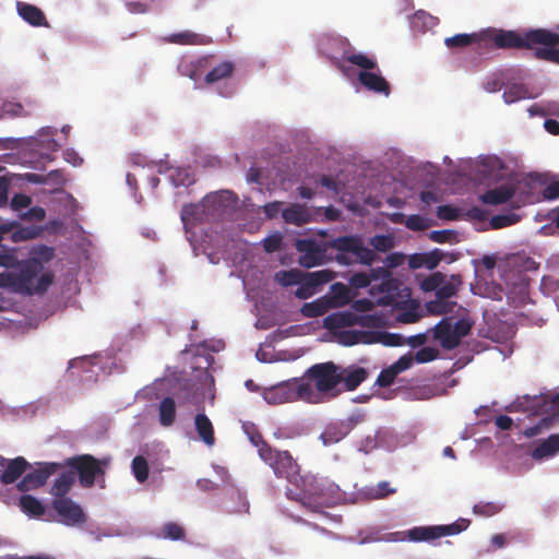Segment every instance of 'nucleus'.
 I'll return each instance as SVG.
<instances>
[{"label":"nucleus","instance_id":"nucleus-1","mask_svg":"<svg viewBox=\"0 0 559 559\" xmlns=\"http://www.w3.org/2000/svg\"><path fill=\"white\" fill-rule=\"evenodd\" d=\"M483 40L486 48L533 50L535 59L559 64V33L547 28L523 32L486 28Z\"/></svg>","mask_w":559,"mask_h":559},{"label":"nucleus","instance_id":"nucleus-2","mask_svg":"<svg viewBox=\"0 0 559 559\" xmlns=\"http://www.w3.org/2000/svg\"><path fill=\"white\" fill-rule=\"evenodd\" d=\"M288 481L286 496L288 499L300 501L314 500L321 506H333L342 499L340 487L326 479H316L312 476L301 475L300 466L288 451H282V477Z\"/></svg>","mask_w":559,"mask_h":559},{"label":"nucleus","instance_id":"nucleus-3","mask_svg":"<svg viewBox=\"0 0 559 559\" xmlns=\"http://www.w3.org/2000/svg\"><path fill=\"white\" fill-rule=\"evenodd\" d=\"M247 296L254 302L258 319L255 326L266 330L276 325L280 312L276 284L278 282H242Z\"/></svg>","mask_w":559,"mask_h":559},{"label":"nucleus","instance_id":"nucleus-4","mask_svg":"<svg viewBox=\"0 0 559 559\" xmlns=\"http://www.w3.org/2000/svg\"><path fill=\"white\" fill-rule=\"evenodd\" d=\"M514 408L527 412L532 415H545L536 425L528 427L524 436L533 438L544 430L551 428L559 419V392L556 395H525L523 401H515Z\"/></svg>","mask_w":559,"mask_h":559},{"label":"nucleus","instance_id":"nucleus-5","mask_svg":"<svg viewBox=\"0 0 559 559\" xmlns=\"http://www.w3.org/2000/svg\"><path fill=\"white\" fill-rule=\"evenodd\" d=\"M330 248H332V260L340 265L371 266L377 259L376 252L366 246L364 237L358 234L332 238Z\"/></svg>","mask_w":559,"mask_h":559},{"label":"nucleus","instance_id":"nucleus-6","mask_svg":"<svg viewBox=\"0 0 559 559\" xmlns=\"http://www.w3.org/2000/svg\"><path fill=\"white\" fill-rule=\"evenodd\" d=\"M53 282H0V311L12 309L24 297L45 294Z\"/></svg>","mask_w":559,"mask_h":559},{"label":"nucleus","instance_id":"nucleus-7","mask_svg":"<svg viewBox=\"0 0 559 559\" xmlns=\"http://www.w3.org/2000/svg\"><path fill=\"white\" fill-rule=\"evenodd\" d=\"M306 381L311 384L318 399L323 394H329V396L334 397L336 393L333 391L342 383V372H340L338 367L331 361L316 364L308 369Z\"/></svg>","mask_w":559,"mask_h":559},{"label":"nucleus","instance_id":"nucleus-8","mask_svg":"<svg viewBox=\"0 0 559 559\" xmlns=\"http://www.w3.org/2000/svg\"><path fill=\"white\" fill-rule=\"evenodd\" d=\"M469 524L468 519L461 518L448 525L415 526L408 530L406 535L411 542H431L440 537L460 534L467 530Z\"/></svg>","mask_w":559,"mask_h":559},{"label":"nucleus","instance_id":"nucleus-9","mask_svg":"<svg viewBox=\"0 0 559 559\" xmlns=\"http://www.w3.org/2000/svg\"><path fill=\"white\" fill-rule=\"evenodd\" d=\"M296 249L299 252V263L301 266L310 269L332 260V248L330 240L317 241L314 239H298Z\"/></svg>","mask_w":559,"mask_h":559},{"label":"nucleus","instance_id":"nucleus-10","mask_svg":"<svg viewBox=\"0 0 559 559\" xmlns=\"http://www.w3.org/2000/svg\"><path fill=\"white\" fill-rule=\"evenodd\" d=\"M102 463L107 464V461H99L91 454H82L67 459L62 467L69 466L76 471L80 484L85 488H91L94 486L96 477L105 474Z\"/></svg>","mask_w":559,"mask_h":559},{"label":"nucleus","instance_id":"nucleus-11","mask_svg":"<svg viewBox=\"0 0 559 559\" xmlns=\"http://www.w3.org/2000/svg\"><path fill=\"white\" fill-rule=\"evenodd\" d=\"M539 269V263L525 252H515L506 255L498 262V270L501 277H520L519 280H528L524 277L525 273L535 272Z\"/></svg>","mask_w":559,"mask_h":559},{"label":"nucleus","instance_id":"nucleus-12","mask_svg":"<svg viewBox=\"0 0 559 559\" xmlns=\"http://www.w3.org/2000/svg\"><path fill=\"white\" fill-rule=\"evenodd\" d=\"M405 282H380L378 289L381 296L377 299L380 306L402 308L411 296V289L404 286Z\"/></svg>","mask_w":559,"mask_h":559},{"label":"nucleus","instance_id":"nucleus-13","mask_svg":"<svg viewBox=\"0 0 559 559\" xmlns=\"http://www.w3.org/2000/svg\"><path fill=\"white\" fill-rule=\"evenodd\" d=\"M51 508L59 516V522L67 526L80 525L86 521L82 507L71 498H55Z\"/></svg>","mask_w":559,"mask_h":559},{"label":"nucleus","instance_id":"nucleus-14","mask_svg":"<svg viewBox=\"0 0 559 559\" xmlns=\"http://www.w3.org/2000/svg\"><path fill=\"white\" fill-rule=\"evenodd\" d=\"M302 400L309 403H319L322 400L318 399L311 384L304 379H293L282 381V403Z\"/></svg>","mask_w":559,"mask_h":559},{"label":"nucleus","instance_id":"nucleus-15","mask_svg":"<svg viewBox=\"0 0 559 559\" xmlns=\"http://www.w3.org/2000/svg\"><path fill=\"white\" fill-rule=\"evenodd\" d=\"M62 467L60 463H39L38 467L27 473L22 480L17 484V488L21 491H28L43 486L48 477L56 474L59 468Z\"/></svg>","mask_w":559,"mask_h":559},{"label":"nucleus","instance_id":"nucleus-16","mask_svg":"<svg viewBox=\"0 0 559 559\" xmlns=\"http://www.w3.org/2000/svg\"><path fill=\"white\" fill-rule=\"evenodd\" d=\"M43 265L33 258L26 260H19V265L15 272H3L0 274V280H52L49 274H43Z\"/></svg>","mask_w":559,"mask_h":559},{"label":"nucleus","instance_id":"nucleus-17","mask_svg":"<svg viewBox=\"0 0 559 559\" xmlns=\"http://www.w3.org/2000/svg\"><path fill=\"white\" fill-rule=\"evenodd\" d=\"M245 432L248 435L251 443L259 448V454L263 461L269 463L274 469L275 475H278L280 467V453L273 451L262 439L261 433L253 424L243 425Z\"/></svg>","mask_w":559,"mask_h":559},{"label":"nucleus","instance_id":"nucleus-18","mask_svg":"<svg viewBox=\"0 0 559 559\" xmlns=\"http://www.w3.org/2000/svg\"><path fill=\"white\" fill-rule=\"evenodd\" d=\"M431 331L433 340L438 341L443 349L451 350L459 346L451 318H443Z\"/></svg>","mask_w":559,"mask_h":559},{"label":"nucleus","instance_id":"nucleus-19","mask_svg":"<svg viewBox=\"0 0 559 559\" xmlns=\"http://www.w3.org/2000/svg\"><path fill=\"white\" fill-rule=\"evenodd\" d=\"M516 192L515 185L504 183L493 189H489L479 197L484 204L501 205L510 201Z\"/></svg>","mask_w":559,"mask_h":559},{"label":"nucleus","instance_id":"nucleus-20","mask_svg":"<svg viewBox=\"0 0 559 559\" xmlns=\"http://www.w3.org/2000/svg\"><path fill=\"white\" fill-rule=\"evenodd\" d=\"M358 81L368 91L373 93L389 96L391 92L389 82L381 75L379 70L378 73L371 71H360L358 74Z\"/></svg>","mask_w":559,"mask_h":559},{"label":"nucleus","instance_id":"nucleus-21","mask_svg":"<svg viewBox=\"0 0 559 559\" xmlns=\"http://www.w3.org/2000/svg\"><path fill=\"white\" fill-rule=\"evenodd\" d=\"M16 10L19 15L29 25L35 27L49 26L44 12L38 7L23 1H17Z\"/></svg>","mask_w":559,"mask_h":559},{"label":"nucleus","instance_id":"nucleus-22","mask_svg":"<svg viewBox=\"0 0 559 559\" xmlns=\"http://www.w3.org/2000/svg\"><path fill=\"white\" fill-rule=\"evenodd\" d=\"M471 290L475 295L492 300H502L507 295L506 287L501 282H471Z\"/></svg>","mask_w":559,"mask_h":559},{"label":"nucleus","instance_id":"nucleus-23","mask_svg":"<svg viewBox=\"0 0 559 559\" xmlns=\"http://www.w3.org/2000/svg\"><path fill=\"white\" fill-rule=\"evenodd\" d=\"M424 292H435V297L450 300L455 296L462 282H419Z\"/></svg>","mask_w":559,"mask_h":559},{"label":"nucleus","instance_id":"nucleus-24","mask_svg":"<svg viewBox=\"0 0 559 559\" xmlns=\"http://www.w3.org/2000/svg\"><path fill=\"white\" fill-rule=\"evenodd\" d=\"M165 41L181 46H200L209 44L210 39L205 35L187 29L168 35Z\"/></svg>","mask_w":559,"mask_h":559},{"label":"nucleus","instance_id":"nucleus-25","mask_svg":"<svg viewBox=\"0 0 559 559\" xmlns=\"http://www.w3.org/2000/svg\"><path fill=\"white\" fill-rule=\"evenodd\" d=\"M198 411H200V407H198ZM194 426L200 439L207 447H213L215 444L214 427L210 418L204 414L203 407L194 418Z\"/></svg>","mask_w":559,"mask_h":559},{"label":"nucleus","instance_id":"nucleus-26","mask_svg":"<svg viewBox=\"0 0 559 559\" xmlns=\"http://www.w3.org/2000/svg\"><path fill=\"white\" fill-rule=\"evenodd\" d=\"M559 453V433L550 435L542 440L532 451V457L536 461L552 457Z\"/></svg>","mask_w":559,"mask_h":559},{"label":"nucleus","instance_id":"nucleus-27","mask_svg":"<svg viewBox=\"0 0 559 559\" xmlns=\"http://www.w3.org/2000/svg\"><path fill=\"white\" fill-rule=\"evenodd\" d=\"M280 336V329H276L270 337H267L257 352L258 360L262 362H274L280 360V350L276 349L275 338Z\"/></svg>","mask_w":559,"mask_h":559},{"label":"nucleus","instance_id":"nucleus-28","mask_svg":"<svg viewBox=\"0 0 559 559\" xmlns=\"http://www.w3.org/2000/svg\"><path fill=\"white\" fill-rule=\"evenodd\" d=\"M26 467L27 462L24 457L19 456L11 460L0 476L1 483L4 485L13 484L22 476Z\"/></svg>","mask_w":559,"mask_h":559},{"label":"nucleus","instance_id":"nucleus-29","mask_svg":"<svg viewBox=\"0 0 559 559\" xmlns=\"http://www.w3.org/2000/svg\"><path fill=\"white\" fill-rule=\"evenodd\" d=\"M209 58H199L197 60L182 59L178 64V72L182 76L198 81L202 75V68H204Z\"/></svg>","mask_w":559,"mask_h":559},{"label":"nucleus","instance_id":"nucleus-30","mask_svg":"<svg viewBox=\"0 0 559 559\" xmlns=\"http://www.w3.org/2000/svg\"><path fill=\"white\" fill-rule=\"evenodd\" d=\"M325 297L330 300L332 309L343 307L352 299L349 288L342 282H335Z\"/></svg>","mask_w":559,"mask_h":559},{"label":"nucleus","instance_id":"nucleus-31","mask_svg":"<svg viewBox=\"0 0 559 559\" xmlns=\"http://www.w3.org/2000/svg\"><path fill=\"white\" fill-rule=\"evenodd\" d=\"M282 218L287 223L304 225L310 222L311 213L302 205L294 204L282 210Z\"/></svg>","mask_w":559,"mask_h":559},{"label":"nucleus","instance_id":"nucleus-32","mask_svg":"<svg viewBox=\"0 0 559 559\" xmlns=\"http://www.w3.org/2000/svg\"><path fill=\"white\" fill-rule=\"evenodd\" d=\"M357 316L350 311L332 313L324 319V325L330 330L353 326L356 325Z\"/></svg>","mask_w":559,"mask_h":559},{"label":"nucleus","instance_id":"nucleus-33","mask_svg":"<svg viewBox=\"0 0 559 559\" xmlns=\"http://www.w3.org/2000/svg\"><path fill=\"white\" fill-rule=\"evenodd\" d=\"M330 309H332L330 300L324 295L311 302H306L301 307V313L306 318H317L325 314Z\"/></svg>","mask_w":559,"mask_h":559},{"label":"nucleus","instance_id":"nucleus-34","mask_svg":"<svg viewBox=\"0 0 559 559\" xmlns=\"http://www.w3.org/2000/svg\"><path fill=\"white\" fill-rule=\"evenodd\" d=\"M444 44L448 48H461L472 44H484L483 31L473 34H456L445 38Z\"/></svg>","mask_w":559,"mask_h":559},{"label":"nucleus","instance_id":"nucleus-35","mask_svg":"<svg viewBox=\"0 0 559 559\" xmlns=\"http://www.w3.org/2000/svg\"><path fill=\"white\" fill-rule=\"evenodd\" d=\"M159 423L164 427L171 426L176 420V403L170 396L164 397L158 407Z\"/></svg>","mask_w":559,"mask_h":559},{"label":"nucleus","instance_id":"nucleus-36","mask_svg":"<svg viewBox=\"0 0 559 559\" xmlns=\"http://www.w3.org/2000/svg\"><path fill=\"white\" fill-rule=\"evenodd\" d=\"M74 483V472H64L59 475L51 487V493L55 498H68L67 493L71 489Z\"/></svg>","mask_w":559,"mask_h":559},{"label":"nucleus","instance_id":"nucleus-37","mask_svg":"<svg viewBox=\"0 0 559 559\" xmlns=\"http://www.w3.org/2000/svg\"><path fill=\"white\" fill-rule=\"evenodd\" d=\"M367 376L368 373L366 369L362 367H356L352 370L342 372V382L346 390L353 391L367 379Z\"/></svg>","mask_w":559,"mask_h":559},{"label":"nucleus","instance_id":"nucleus-38","mask_svg":"<svg viewBox=\"0 0 559 559\" xmlns=\"http://www.w3.org/2000/svg\"><path fill=\"white\" fill-rule=\"evenodd\" d=\"M235 70V64L231 61H223L209 71L204 78L207 84L218 82L223 79L229 78Z\"/></svg>","mask_w":559,"mask_h":559},{"label":"nucleus","instance_id":"nucleus-39","mask_svg":"<svg viewBox=\"0 0 559 559\" xmlns=\"http://www.w3.org/2000/svg\"><path fill=\"white\" fill-rule=\"evenodd\" d=\"M20 507L24 513L31 516L39 518L45 514V507L43 503L31 495H23L20 498Z\"/></svg>","mask_w":559,"mask_h":559},{"label":"nucleus","instance_id":"nucleus-40","mask_svg":"<svg viewBox=\"0 0 559 559\" xmlns=\"http://www.w3.org/2000/svg\"><path fill=\"white\" fill-rule=\"evenodd\" d=\"M326 283L328 282H282V287L301 284L296 290V296L300 299H307L316 295L321 286Z\"/></svg>","mask_w":559,"mask_h":559},{"label":"nucleus","instance_id":"nucleus-41","mask_svg":"<svg viewBox=\"0 0 559 559\" xmlns=\"http://www.w3.org/2000/svg\"><path fill=\"white\" fill-rule=\"evenodd\" d=\"M16 226L10 231L11 233V240L13 242H21L26 240H32L37 238L41 229L37 226H21L17 227L19 224L14 222Z\"/></svg>","mask_w":559,"mask_h":559},{"label":"nucleus","instance_id":"nucleus-42","mask_svg":"<svg viewBox=\"0 0 559 559\" xmlns=\"http://www.w3.org/2000/svg\"><path fill=\"white\" fill-rule=\"evenodd\" d=\"M455 306V301L441 299L437 297L426 302V309L428 310V312L437 316L452 312Z\"/></svg>","mask_w":559,"mask_h":559},{"label":"nucleus","instance_id":"nucleus-43","mask_svg":"<svg viewBox=\"0 0 559 559\" xmlns=\"http://www.w3.org/2000/svg\"><path fill=\"white\" fill-rule=\"evenodd\" d=\"M285 280H333L331 274L325 271L318 272H300V271H282V281Z\"/></svg>","mask_w":559,"mask_h":559},{"label":"nucleus","instance_id":"nucleus-44","mask_svg":"<svg viewBox=\"0 0 559 559\" xmlns=\"http://www.w3.org/2000/svg\"><path fill=\"white\" fill-rule=\"evenodd\" d=\"M131 467L132 473L139 483L142 484L147 480L150 475V468L148 463L144 456L136 455L135 457H133Z\"/></svg>","mask_w":559,"mask_h":559},{"label":"nucleus","instance_id":"nucleus-45","mask_svg":"<svg viewBox=\"0 0 559 559\" xmlns=\"http://www.w3.org/2000/svg\"><path fill=\"white\" fill-rule=\"evenodd\" d=\"M345 60L362 69L369 71L378 69L377 61L362 53H352L345 57Z\"/></svg>","mask_w":559,"mask_h":559},{"label":"nucleus","instance_id":"nucleus-46","mask_svg":"<svg viewBox=\"0 0 559 559\" xmlns=\"http://www.w3.org/2000/svg\"><path fill=\"white\" fill-rule=\"evenodd\" d=\"M348 433L347 428L329 426L322 433L321 439L324 444L335 443L341 441Z\"/></svg>","mask_w":559,"mask_h":559},{"label":"nucleus","instance_id":"nucleus-47","mask_svg":"<svg viewBox=\"0 0 559 559\" xmlns=\"http://www.w3.org/2000/svg\"><path fill=\"white\" fill-rule=\"evenodd\" d=\"M474 325V321L469 316H464L460 318L454 324H452L455 337L457 338L459 345L461 344L462 337L469 334L472 328Z\"/></svg>","mask_w":559,"mask_h":559},{"label":"nucleus","instance_id":"nucleus-48","mask_svg":"<svg viewBox=\"0 0 559 559\" xmlns=\"http://www.w3.org/2000/svg\"><path fill=\"white\" fill-rule=\"evenodd\" d=\"M373 251L386 252L394 247V239L391 235H376L369 239Z\"/></svg>","mask_w":559,"mask_h":559},{"label":"nucleus","instance_id":"nucleus-49","mask_svg":"<svg viewBox=\"0 0 559 559\" xmlns=\"http://www.w3.org/2000/svg\"><path fill=\"white\" fill-rule=\"evenodd\" d=\"M527 95V90L522 84H512L507 87L503 93V99L507 104H512L520 99L525 98Z\"/></svg>","mask_w":559,"mask_h":559},{"label":"nucleus","instance_id":"nucleus-50","mask_svg":"<svg viewBox=\"0 0 559 559\" xmlns=\"http://www.w3.org/2000/svg\"><path fill=\"white\" fill-rule=\"evenodd\" d=\"M17 265H19V258L16 255L15 249L0 250V266L1 267H5L8 270H12L11 272H15Z\"/></svg>","mask_w":559,"mask_h":559},{"label":"nucleus","instance_id":"nucleus-51","mask_svg":"<svg viewBox=\"0 0 559 559\" xmlns=\"http://www.w3.org/2000/svg\"><path fill=\"white\" fill-rule=\"evenodd\" d=\"M520 221V216L516 214H499L495 215L490 219V226L492 229H500L503 227L511 226Z\"/></svg>","mask_w":559,"mask_h":559},{"label":"nucleus","instance_id":"nucleus-52","mask_svg":"<svg viewBox=\"0 0 559 559\" xmlns=\"http://www.w3.org/2000/svg\"><path fill=\"white\" fill-rule=\"evenodd\" d=\"M3 116L15 117H28L31 111L24 109L21 103L4 102L2 105Z\"/></svg>","mask_w":559,"mask_h":559},{"label":"nucleus","instance_id":"nucleus-53","mask_svg":"<svg viewBox=\"0 0 559 559\" xmlns=\"http://www.w3.org/2000/svg\"><path fill=\"white\" fill-rule=\"evenodd\" d=\"M501 511V506L496 502H478L473 507V512L481 516H492Z\"/></svg>","mask_w":559,"mask_h":559},{"label":"nucleus","instance_id":"nucleus-54","mask_svg":"<svg viewBox=\"0 0 559 559\" xmlns=\"http://www.w3.org/2000/svg\"><path fill=\"white\" fill-rule=\"evenodd\" d=\"M163 536L171 540H180L185 538V530L177 523L169 522L163 527Z\"/></svg>","mask_w":559,"mask_h":559},{"label":"nucleus","instance_id":"nucleus-55","mask_svg":"<svg viewBox=\"0 0 559 559\" xmlns=\"http://www.w3.org/2000/svg\"><path fill=\"white\" fill-rule=\"evenodd\" d=\"M53 255V249L47 246H39L37 248H33L31 251V258L37 260L43 266L44 263L49 262Z\"/></svg>","mask_w":559,"mask_h":559},{"label":"nucleus","instance_id":"nucleus-56","mask_svg":"<svg viewBox=\"0 0 559 559\" xmlns=\"http://www.w3.org/2000/svg\"><path fill=\"white\" fill-rule=\"evenodd\" d=\"M356 325L368 329H379L382 325V319L377 314H358Z\"/></svg>","mask_w":559,"mask_h":559},{"label":"nucleus","instance_id":"nucleus-57","mask_svg":"<svg viewBox=\"0 0 559 559\" xmlns=\"http://www.w3.org/2000/svg\"><path fill=\"white\" fill-rule=\"evenodd\" d=\"M444 253L440 249H433L430 252H424V267L433 270L443 259Z\"/></svg>","mask_w":559,"mask_h":559},{"label":"nucleus","instance_id":"nucleus-58","mask_svg":"<svg viewBox=\"0 0 559 559\" xmlns=\"http://www.w3.org/2000/svg\"><path fill=\"white\" fill-rule=\"evenodd\" d=\"M378 343H382L386 346H402L405 344L404 337L401 334L380 332L378 335Z\"/></svg>","mask_w":559,"mask_h":559},{"label":"nucleus","instance_id":"nucleus-59","mask_svg":"<svg viewBox=\"0 0 559 559\" xmlns=\"http://www.w3.org/2000/svg\"><path fill=\"white\" fill-rule=\"evenodd\" d=\"M439 356V350L433 347H423L414 356V359L419 364H425L435 360Z\"/></svg>","mask_w":559,"mask_h":559},{"label":"nucleus","instance_id":"nucleus-60","mask_svg":"<svg viewBox=\"0 0 559 559\" xmlns=\"http://www.w3.org/2000/svg\"><path fill=\"white\" fill-rule=\"evenodd\" d=\"M437 216L443 221H456L460 216V210L452 205H440L437 209Z\"/></svg>","mask_w":559,"mask_h":559},{"label":"nucleus","instance_id":"nucleus-61","mask_svg":"<svg viewBox=\"0 0 559 559\" xmlns=\"http://www.w3.org/2000/svg\"><path fill=\"white\" fill-rule=\"evenodd\" d=\"M406 227L411 230L420 231L429 227L428 221L420 215H411L406 219Z\"/></svg>","mask_w":559,"mask_h":559},{"label":"nucleus","instance_id":"nucleus-62","mask_svg":"<svg viewBox=\"0 0 559 559\" xmlns=\"http://www.w3.org/2000/svg\"><path fill=\"white\" fill-rule=\"evenodd\" d=\"M396 490L390 487L388 481H380L374 488L370 489V496L373 499H382L388 497L389 495L394 493Z\"/></svg>","mask_w":559,"mask_h":559},{"label":"nucleus","instance_id":"nucleus-63","mask_svg":"<svg viewBox=\"0 0 559 559\" xmlns=\"http://www.w3.org/2000/svg\"><path fill=\"white\" fill-rule=\"evenodd\" d=\"M396 377L397 372L393 369L392 366H390L389 368L383 369L380 372L377 379V383L382 388H386L393 384Z\"/></svg>","mask_w":559,"mask_h":559},{"label":"nucleus","instance_id":"nucleus-64","mask_svg":"<svg viewBox=\"0 0 559 559\" xmlns=\"http://www.w3.org/2000/svg\"><path fill=\"white\" fill-rule=\"evenodd\" d=\"M414 356L412 354H405L401 356L393 365V369L399 373L407 370L414 362Z\"/></svg>","mask_w":559,"mask_h":559}]
</instances>
